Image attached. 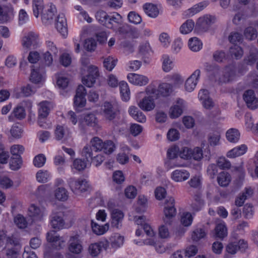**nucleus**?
Here are the masks:
<instances>
[{"label": "nucleus", "mask_w": 258, "mask_h": 258, "mask_svg": "<svg viewBox=\"0 0 258 258\" xmlns=\"http://www.w3.org/2000/svg\"><path fill=\"white\" fill-rule=\"evenodd\" d=\"M205 67L209 73L210 79L219 84L228 83L232 81L236 76V68L233 65L226 66L222 75L219 67L216 64L206 63Z\"/></svg>", "instance_id": "1"}, {"label": "nucleus", "mask_w": 258, "mask_h": 258, "mask_svg": "<svg viewBox=\"0 0 258 258\" xmlns=\"http://www.w3.org/2000/svg\"><path fill=\"white\" fill-rule=\"evenodd\" d=\"M146 91L148 96L144 97L138 104L143 110L149 111L153 110L155 106L154 99L157 97V90L154 86L150 85Z\"/></svg>", "instance_id": "2"}, {"label": "nucleus", "mask_w": 258, "mask_h": 258, "mask_svg": "<svg viewBox=\"0 0 258 258\" xmlns=\"http://www.w3.org/2000/svg\"><path fill=\"white\" fill-rule=\"evenodd\" d=\"M68 184L72 191L76 195L86 192L90 188L88 182L85 179L71 178L68 180Z\"/></svg>", "instance_id": "3"}, {"label": "nucleus", "mask_w": 258, "mask_h": 258, "mask_svg": "<svg viewBox=\"0 0 258 258\" xmlns=\"http://www.w3.org/2000/svg\"><path fill=\"white\" fill-rule=\"evenodd\" d=\"M164 213V221L166 224H170L171 219L176 215V210L174 207V199L169 197L166 199Z\"/></svg>", "instance_id": "4"}, {"label": "nucleus", "mask_w": 258, "mask_h": 258, "mask_svg": "<svg viewBox=\"0 0 258 258\" xmlns=\"http://www.w3.org/2000/svg\"><path fill=\"white\" fill-rule=\"evenodd\" d=\"M99 76L98 69L95 66H90L88 68V74L82 78V83L86 86L91 87Z\"/></svg>", "instance_id": "5"}, {"label": "nucleus", "mask_w": 258, "mask_h": 258, "mask_svg": "<svg viewBox=\"0 0 258 258\" xmlns=\"http://www.w3.org/2000/svg\"><path fill=\"white\" fill-rule=\"evenodd\" d=\"M105 117L109 120H112L115 118L118 111V105L115 103H111L106 101L102 107Z\"/></svg>", "instance_id": "6"}, {"label": "nucleus", "mask_w": 258, "mask_h": 258, "mask_svg": "<svg viewBox=\"0 0 258 258\" xmlns=\"http://www.w3.org/2000/svg\"><path fill=\"white\" fill-rule=\"evenodd\" d=\"M47 240L53 243L55 248L60 249L65 246L66 240L62 237H60L56 232L52 230L47 233Z\"/></svg>", "instance_id": "7"}, {"label": "nucleus", "mask_w": 258, "mask_h": 258, "mask_svg": "<svg viewBox=\"0 0 258 258\" xmlns=\"http://www.w3.org/2000/svg\"><path fill=\"white\" fill-rule=\"evenodd\" d=\"M248 247L247 243L243 239H240L238 242L229 243L226 246V251L230 254H234L238 250L243 252Z\"/></svg>", "instance_id": "8"}, {"label": "nucleus", "mask_w": 258, "mask_h": 258, "mask_svg": "<svg viewBox=\"0 0 258 258\" xmlns=\"http://www.w3.org/2000/svg\"><path fill=\"white\" fill-rule=\"evenodd\" d=\"M201 75V71L199 69L195 70L193 73L188 78L185 83V89L188 92H192L199 82Z\"/></svg>", "instance_id": "9"}, {"label": "nucleus", "mask_w": 258, "mask_h": 258, "mask_svg": "<svg viewBox=\"0 0 258 258\" xmlns=\"http://www.w3.org/2000/svg\"><path fill=\"white\" fill-rule=\"evenodd\" d=\"M243 98L249 108L255 109L258 107V99L255 97L252 90L246 91L243 94Z\"/></svg>", "instance_id": "10"}, {"label": "nucleus", "mask_w": 258, "mask_h": 258, "mask_svg": "<svg viewBox=\"0 0 258 258\" xmlns=\"http://www.w3.org/2000/svg\"><path fill=\"white\" fill-rule=\"evenodd\" d=\"M86 93V90L83 86L79 85L78 86L74 98V105L76 107H83L85 105Z\"/></svg>", "instance_id": "11"}, {"label": "nucleus", "mask_w": 258, "mask_h": 258, "mask_svg": "<svg viewBox=\"0 0 258 258\" xmlns=\"http://www.w3.org/2000/svg\"><path fill=\"white\" fill-rule=\"evenodd\" d=\"M127 78L131 83L140 86H145L149 82L147 77L135 73L128 74Z\"/></svg>", "instance_id": "12"}, {"label": "nucleus", "mask_w": 258, "mask_h": 258, "mask_svg": "<svg viewBox=\"0 0 258 258\" xmlns=\"http://www.w3.org/2000/svg\"><path fill=\"white\" fill-rule=\"evenodd\" d=\"M50 104L48 101H43L39 104L38 122L40 126H44L41 120L45 118L48 116L50 111Z\"/></svg>", "instance_id": "13"}, {"label": "nucleus", "mask_w": 258, "mask_h": 258, "mask_svg": "<svg viewBox=\"0 0 258 258\" xmlns=\"http://www.w3.org/2000/svg\"><path fill=\"white\" fill-rule=\"evenodd\" d=\"M55 27L62 36L64 37H66L68 34L67 23L63 14H59L57 16Z\"/></svg>", "instance_id": "14"}, {"label": "nucleus", "mask_w": 258, "mask_h": 258, "mask_svg": "<svg viewBox=\"0 0 258 258\" xmlns=\"http://www.w3.org/2000/svg\"><path fill=\"white\" fill-rule=\"evenodd\" d=\"M184 107L185 101L181 99H178L176 101V104L170 108V117L171 118H176L178 117L182 114L183 109Z\"/></svg>", "instance_id": "15"}, {"label": "nucleus", "mask_w": 258, "mask_h": 258, "mask_svg": "<svg viewBox=\"0 0 258 258\" xmlns=\"http://www.w3.org/2000/svg\"><path fill=\"white\" fill-rule=\"evenodd\" d=\"M69 242V250L71 252L77 254L81 252L83 247L79 238V235L72 236Z\"/></svg>", "instance_id": "16"}, {"label": "nucleus", "mask_w": 258, "mask_h": 258, "mask_svg": "<svg viewBox=\"0 0 258 258\" xmlns=\"http://www.w3.org/2000/svg\"><path fill=\"white\" fill-rule=\"evenodd\" d=\"M84 124L93 127H98V120L93 113L85 115L84 118L80 121L79 126L82 130L84 129Z\"/></svg>", "instance_id": "17"}, {"label": "nucleus", "mask_w": 258, "mask_h": 258, "mask_svg": "<svg viewBox=\"0 0 258 258\" xmlns=\"http://www.w3.org/2000/svg\"><path fill=\"white\" fill-rule=\"evenodd\" d=\"M56 9L54 5L51 4L44 7L43 11H42V20L43 23H47L52 20Z\"/></svg>", "instance_id": "18"}, {"label": "nucleus", "mask_w": 258, "mask_h": 258, "mask_svg": "<svg viewBox=\"0 0 258 258\" xmlns=\"http://www.w3.org/2000/svg\"><path fill=\"white\" fill-rule=\"evenodd\" d=\"M38 35L34 32H30L25 36L23 39L22 44L24 47L27 48H30L33 46L35 47L38 42Z\"/></svg>", "instance_id": "19"}, {"label": "nucleus", "mask_w": 258, "mask_h": 258, "mask_svg": "<svg viewBox=\"0 0 258 258\" xmlns=\"http://www.w3.org/2000/svg\"><path fill=\"white\" fill-rule=\"evenodd\" d=\"M124 217L123 212L118 209H114L111 212V225L117 229L122 226V221Z\"/></svg>", "instance_id": "20"}, {"label": "nucleus", "mask_w": 258, "mask_h": 258, "mask_svg": "<svg viewBox=\"0 0 258 258\" xmlns=\"http://www.w3.org/2000/svg\"><path fill=\"white\" fill-rule=\"evenodd\" d=\"M50 222L53 228L58 230L62 228L64 224L62 213L61 212L53 213L51 215Z\"/></svg>", "instance_id": "21"}, {"label": "nucleus", "mask_w": 258, "mask_h": 258, "mask_svg": "<svg viewBox=\"0 0 258 258\" xmlns=\"http://www.w3.org/2000/svg\"><path fill=\"white\" fill-rule=\"evenodd\" d=\"M189 172L185 169H176L171 173L172 179L176 182H182L188 179Z\"/></svg>", "instance_id": "22"}, {"label": "nucleus", "mask_w": 258, "mask_h": 258, "mask_svg": "<svg viewBox=\"0 0 258 258\" xmlns=\"http://www.w3.org/2000/svg\"><path fill=\"white\" fill-rule=\"evenodd\" d=\"M28 215L33 220H40L44 215V209L32 204L28 209Z\"/></svg>", "instance_id": "23"}, {"label": "nucleus", "mask_w": 258, "mask_h": 258, "mask_svg": "<svg viewBox=\"0 0 258 258\" xmlns=\"http://www.w3.org/2000/svg\"><path fill=\"white\" fill-rule=\"evenodd\" d=\"M108 246V242H101L91 244L89 247V251L92 256H97L101 251L102 248L106 249Z\"/></svg>", "instance_id": "24"}, {"label": "nucleus", "mask_w": 258, "mask_h": 258, "mask_svg": "<svg viewBox=\"0 0 258 258\" xmlns=\"http://www.w3.org/2000/svg\"><path fill=\"white\" fill-rule=\"evenodd\" d=\"M128 113L136 121L144 123L146 122V117L145 115L139 109L134 106H132L129 108Z\"/></svg>", "instance_id": "25"}, {"label": "nucleus", "mask_w": 258, "mask_h": 258, "mask_svg": "<svg viewBox=\"0 0 258 258\" xmlns=\"http://www.w3.org/2000/svg\"><path fill=\"white\" fill-rule=\"evenodd\" d=\"M215 17L211 15H205L199 19L197 24L201 29L206 30L209 28L210 26L215 22Z\"/></svg>", "instance_id": "26"}, {"label": "nucleus", "mask_w": 258, "mask_h": 258, "mask_svg": "<svg viewBox=\"0 0 258 258\" xmlns=\"http://www.w3.org/2000/svg\"><path fill=\"white\" fill-rule=\"evenodd\" d=\"M43 72V68H38L35 66H33L30 78L31 81L35 84L40 83L43 78L42 73Z\"/></svg>", "instance_id": "27"}, {"label": "nucleus", "mask_w": 258, "mask_h": 258, "mask_svg": "<svg viewBox=\"0 0 258 258\" xmlns=\"http://www.w3.org/2000/svg\"><path fill=\"white\" fill-rule=\"evenodd\" d=\"M143 10L147 16L153 18H156L159 13L157 6L151 3H146L144 4Z\"/></svg>", "instance_id": "28"}, {"label": "nucleus", "mask_w": 258, "mask_h": 258, "mask_svg": "<svg viewBox=\"0 0 258 258\" xmlns=\"http://www.w3.org/2000/svg\"><path fill=\"white\" fill-rule=\"evenodd\" d=\"M227 235V229L225 223H220L216 225L214 229V236L216 238L223 239Z\"/></svg>", "instance_id": "29"}, {"label": "nucleus", "mask_w": 258, "mask_h": 258, "mask_svg": "<svg viewBox=\"0 0 258 258\" xmlns=\"http://www.w3.org/2000/svg\"><path fill=\"white\" fill-rule=\"evenodd\" d=\"M253 190L251 188H245L244 191L236 199L235 204L236 206H242L246 199L251 197Z\"/></svg>", "instance_id": "30"}, {"label": "nucleus", "mask_w": 258, "mask_h": 258, "mask_svg": "<svg viewBox=\"0 0 258 258\" xmlns=\"http://www.w3.org/2000/svg\"><path fill=\"white\" fill-rule=\"evenodd\" d=\"M258 59V49L254 46H249V54L244 59L246 63L251 65Z\"/></svg>", "instance_id": "31"}, {"label": "nucleus", "mask_w": 258, "mask_h": 258, "mask_svg": "<svg viewBox=\"0 0 258 258\" xmlns=\"http://www.w3.org/2000/svg\"><path fill=\"white\" fill-rule=\"evenodd\" d=\"M122 23V17L117 13H113L109 15L106 27L109 29H114L115 26L120 25Z\"/></svg>", "instance_id": "32"}, {"label": "nucleus", "mask_w": 258, "mask_h": 258, "mask_svg": "<svg viewBox=\"0 0 258 258\" xmlns=\"http://www.w3.org/2000/svg\"><path fill=\"white\" fill-rule=\"evenodd\" d=\"M247 146L241 145L229 151L227 153V156L229 158H235L243 155L247 151Z\"/></svg>", "instance_id": "33"}, {"label": "nucleus", "mask_w": 258, "mask_h": 258, "mask_svg": "<svg viewBox=\"0 0 258 258\" xmlns=\"http://www.w3.org/2000/svg\"><path fill=\"white\" fill-rule=\"evenodd\" d=\"M240 134L237 129L231 128L229 129L226 133V138L227 141L231 143H236L240 139Z\"/></svg>", "instance_id": "34"}, {"label": "nucleus", "mask_w": 258, "mask_h": 258, "mask_svg": "<svg viewBox=\"0 0 258 258\" xmlns=\"http://www.w3.org/2000/svg\"><path fill=\"white\" fill-rule=\"evenodd\" d=\"M120 94L121 99L124 101H127L130 99V90L127 83L121 81L119 83Z\"/></svg>", "instance_id": "35"}, {"label": "nucleus", "mask_w": 258, "mask_h": 258, "mask_svg": "<svg viewBox=\"0 0 258 258\" xmlns=\"http://www.w3.org/2000/svg\"><path fill=\"white\" fill-rule=\"evenodd\" d=\"M91 228L93 232L97 235L104 234L109 229V224H105L104 225H99L97 223L91 220Z\"/></svg>", "instance_id": "36"}, {"label": "nucleus", "mask_w": 258, "mask_h": 258, "mask_svg": "<svg viewBox=\"0 0 258 258\" xmlns=\"http://www.w3.org/2000/svg\"><path fill=\"white\" fill-rule=\"evenodd\" d=\"M157 94L159 93L163 96H168L173 91L172 85L169 83H162L159 85Z\"/></svg>", "instance_id": "37"}, {"label": "nucleus", "mask_w": 258, "mask_h": 258, "mask_svg": "<svg viewBox=\"0 0 258 258\" xmlns=\"http://www.w3.org/2000/svg\"><path fill=\"white\" fill-rule=\"evenodd\" d=\"M124 237L118 233L113 234L110 238L111 246L117 248L123 245Z\"/></svg>", "instance_id": "38"}, {"label": "nucleus", "mask_w": 258, "mask_h": 258, "mask_svg": "<svg viewBox=\"0 0 258 258\" xmlns=\"http://www.w3.org/2000/svg\"><path fill=\"white\" fill-rule=\"evenodd\" d=\"M208 5V2L204 1L194 5L192 8L189 9L187 11V15L189 17L194 16L195 14L200 12L204 9Z\"/></svg>", "instance_id": "39"}, {"label": "nucleus", "mask_w": 258, "mask_h": 258, "mask_svg": "<svg viewBox=\"0 0 258 258\" xmlns=\"http://www.w3.org/2000/svg\"><path fill=\"white\" fill-rule=\"evenodd\" d=\"M188 46L191 51L197 52L202 49L203 43L197 37H192L189 39Z\"/></svg>", "instance_id": "40"}, {"label": "nucleus", "mask_w": 258, "mask_h": 258, "mask_svg": "<svg viewBox=\"0 0 258 258\" xmlns=\"http://www.w3.org/2000/svg\"><path fill=\"white\" fill-rule=\"evenodd\" d=\"M44 7L43 0H32L33 12L36 18H38L40 14H42Z\"/></svg>", "instance_id": "41"}, {"label": "nucleus", "mask_w": 258, "mask_h": 258, "mask_svg": "<svg viewBox=\"0 0 258 258\" xmlns=\"http://www.w3.org/2000/svg\"><path fill=\"white\" fill-rule=\"evenodd\" d=\"M195 27V23L191 19L187 20L180 27V32L182 34H187L192 31Z\"/></svg>", "instance_id": "42"}, {"label": "nucleus", "mask_w": 258, "mask_h": 258, "mask_svg": "<svg viewBox=\"0 0 258 258\" xmlns=\"http://www.w3.org/2000/svg\"><path fill=\"white\" fill-rule=\"evenodd\" d=\"M230 180L231 177L230 174L224 171L221 172L217 177L218 183L221 186H227L230 182Z\"/></svg>", "instance_id": "43"}, {"label": "nucleus", "mask_w": 258, "mask_h": 258, "mask_svg": "<svg viewBox=\"0 0 258 258\" xmlns=\"http://www.w3.org/2000/svg\"><path fill=\"white\" fill-rule=\"evenodd\" d=\"M36 177L39 182L44 183L49 180L51 175L47 170H40L37 172Z\"/></svg>", "instance_id": "44"}, {"label": "nucleus", "mask_w": 258, "mask_h": 258, "mask_svg": "<svg viewBox=\"0 0 258 258\" xmlns=\"http://www.w3.org/2000/svg\"><path fill=\"white\" fill-rule=\"evenodd\" d=\"M229 53L232 57L236 59L240 58L243 54V51L241 47L237 45L231 46L229 49Z\"/></svg>", "instance_id": "45"}, {"label": "nucleus", "mask_w": 258, "mask_h": 258, "mask_svg": "<svg viewBox=\"0 0 258 258\" xmlns=\"http://www.w3.org/2000/svg\"><path fill=\"white\" fill-rule=\"evenodd\" d=\"M90 144L95 152H98L102 150L104 142L98 137H94L90 141Z\"/></svg>", "instance_id": "46"}, {"label": "nucleus", "mask_w": 258, "mask_h": 258, "mask_svg": "<svg viewBox=\"0 0 258 258\" xmlns=\"http://www.w3.org/2000/svg\"><path fill=\"white\" fill-rule=\"evenodd\" d=\"M95 17L100 24L106 27L109 17L106 12L102 10L98 11L96 13Z\"/></svg>", "instance_id": "47"}, {"label": "nucleus", "mask_w": 258, "mask_h": 258, "mask_svg": "<svg viewBox=\"0 0 258 258\" xmlns=\"http://www.w3.org/2000/svg\"><path fill=\"white\" fill-rule=\"evenodd\" d=\"M206 235L205 230L202 228H197L192 232L191 238L195 241H198Z\"/></svg>", "instance_id": "48"}, {"label": "nucleus", "mask_w": 258, "mask_h": 258, "mask_svg": "<svg viewBox=\"0 0 258 258\" xmlns=\"http://www.w3.org/2000/svg\"><path fill=\"white\" fill-rule=\"evenodd\" d=\"M22 163L21 156H12L10 162V168L13 170H17L20 168Z\"/></svg>", "instance_id": "49"}, {"label": "nucleus", "mask_w": 258, "mask_h": 258, "mask_svg": "<svg viewBox=\"0 0 258 258\" xmlns=\"http://www.w3.org/2000/svg\"><path fill=\"white\" fill-rule=\"evenodd\" d=\"M220 135L218 133H212L208 135V142L211 146L215 147L219 144Z\"/></svg>", "instance_id": "50"}, {"label": "nucleus", "mask_w": 258, "mask_h": 258, "mask_svg": "<svg viewBox=\"0 0 258 258\" xmlns=\"http://www.w3.org/2000/svg\"><path fill=\"white\" fill-rule=\"evenodd\" d=\"M117 59L112 57L108 56L104 59L103 61L104 67L107 70L111 71L116 65Z\"/></svg>", "instance_id": "51"}, {"label": "nucleus", "mask_w": 258, "mask_h": 258, "mask_svg": "<svg viewBox=\"0 0 258 258\" xmlns=\"http://www.w3.org/2000/svg\"><path fill=\"white\" fill-rule=\"evenodd\" d=\"M244 35L246 39L250 40L254 39L257 36L256 29L251 26L245 28L244 31Z\"/></svg>", "instance_id": "52"}, {"label": "nucleus", "mask_w": 258, "mask_h": 258, "mask_svg": "<svg viewBox=\"0 0 258 258\" xmlns=\"http://www.w3.org/2000/svg\"><path fill=\"white\" fill-rule=\"evenodd\" d=\"M55 196L58 200L64 201L68 198V191L63 187H59L55 190Z\"/></svg>", "instance_id": "53"}, {"label": "nucleus", "mask_w": 258, "mask_h": 258, "mask_svg": "<svg viewBox=\"0 0 258 258\" xmlns=\"http://www.w3.org/2000/svg\"><path fill=\"white\" fill-rule=\"evenodd\" d=\"M163 65L162 68L164 72H169L173 67V62L170 60L169 56L167 55L163 56Z\"/></svg>", "instance_id": "54"}, {"label": "nucleus", "mask_w": 258, "mask_h": 258, "mask_svg": "<svg viewBox=\"0 0 258 258\" xmlns=\"http://www.w3.org/2000/svg\"><path fill=\"white\" fill-rule=\"evenodd\" d=\"M82 154L87 161L90 162L93 157V148L91 146H85L83 149Z\"/></svg>", "instance_id": "55"}, {"label": "nucleus", "mask_w": 258, "mask_h": 258, "mask_svg": "<svg viewBox=\"0 0 258 258\" xmlns=\"http://www.w3.org/2000/svg\"><path fill=\"white\" fill-rule=\"evenodd\" d=\"M127 18L130 23L136 25L140 24L142 22L141 17L135 12H130L127 15Z\"/></svg>", "instance_id": "56"}, {"label": "nucleus", "mask_w": 258, "mask_h": 258, "mask_svg": "<svg viewBox=\"0 0 258 258\" xmlns=\"http://www.w3.org/2000/svg\"><path fill=\"white\" fill-rule=\"evenodd\" d=\"M68 128L63 126L57 125L55 131V136L56 140H62L65 136Z\"/></svg>", "instance_id": "57"}, {"label": "nucleus", "mask_w": 258, "mask_h": 258, "mask_svg": "<svg viewBox=\"0 0 258 258\" xmlns=\"http://www.w3.org/2000/svg\"><path fill=\"white\" fill-rule=\"evenodd\" d=\"M46 162V157L43 154H40L35 157L33 160L34 165L38 168L44 166Z\"/></svg>", "instance_id": "58"}, {"label": "nucleus", "mask_w": 258, "mask_h": 258, "mask_svg": "<svg viewBox=\"0 0 258 258\" xmlns=\"http://www.w3.org/2000/svg\"><path fill=\"white\" fill-rule=\"evenodd\" d=\"M115 149V145L112 141L108 140L104 142L102 151L105 154L112 153Z\"/></svg>", "instance_id": "59"}, {"label": "nucleus", "mask_w": 258, "mask_h": 258, "mask_svg": "<svg viewBox=\"0 0 258 258\" xmlns=\"http://www.w3.org/2000/svg\"><path fill=\"white\" fill-rule=\"evenodd\" d=\"M217 165L222 169H229L231 167L230 162L224 157L218 158L217 161Z\"/></svg>", "instance_id": "60"}, {"label": "nucleus", "mask_w": 258, "mask_h": 258, "mask_svg": "<svg viewBox=\"0 0 258 258\" xmlns=\"http://www.w3.org/2000/svg\"><path fill=\"white\" fill-rule=\"evenodd\" d=\"M14 222L20 229H24L27 227V222L25 218L21 215H18L14 219Z\"/></svg>", "instance_id": "61"}, {"label": "nucleus", "mask_w": 258, "mask_h": 258, "mask_svg": "<svg viewBox=\"0 0 258 258\" xmlns=\"http://www.w3.org/2000/svg\"><path fill=\"white\" fill-rule=\"evenodd\" d=\"M56 83L59 88L64 89L68 86L69 79L66 76H58Z\"/></svg>", "instance_id": "62"}, {"label": "nucleus", "mask_w": 258, "mask_h": 258, "mask_svg": "<svg viewBox=\"0 0 258 258\" xmlns=\"http://www.w3.org/2000/svg\"><path fill=\"white\" fill-rule=\"evenodd\" d=\"M192 222V217L190 213H183L181 217V223L184 226L190 225Z\"/></svg>", "instance_id": "63"}, {"label": "nucleus", "mask_w": 258, "mask_h": 258, "mask_svg": "<svg viewBox=\"0 0 258 258\" xmlns=\"http://www.w3.org/2000/svg\"><path fill=\"white\" fill-rule=\"evenodd\" d=\"M35 92L36 88L30 84L24 86L21 88V93L24 96L26 97L34 94Z\"/></svg>", "instance_id": "64"}]
</instances>
